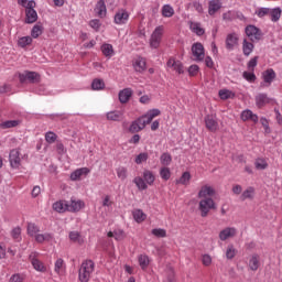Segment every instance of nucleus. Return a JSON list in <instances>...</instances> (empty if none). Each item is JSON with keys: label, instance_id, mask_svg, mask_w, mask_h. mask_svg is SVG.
Segmentation results:
<instances>
[{"label": "nucleus", "instance_id": "nucleus-31", "mask_svg": "<svg viewBox=\"0 0 282 282\" xmlns=\"http://www.w3.org/2000/svg\"><path fill=\"white\" fill-rule=\"evenodd\" d=\"M161 14L164 19H171L175 14V9L171 7V4H164L161 9Z\"/></svg>", "mask_w": 282, "mask_h": 282}, {"label": "nucleus", "instance_id": "nucleus-51", "mask_svg": "<svg viewBox=\"0 0 282 282\" xmlns=\"http://www.w3.org/2000/svg\"><path fill=\"white\" fill-rule=\"evenodd\" d=\"M243 79L248 80V83H254L257 80V75H254V72H243L242 74Z\"/></svg>", "mask_w": 282, "mask_h": 282}, {"label": "nucleus", "instance_id": "nucleus-61", "mask_svg": "<svg viewBox=\"0 0 282 282\" xmlns=\"http://www.w3.org/2000/svg\"><path fill=\"white\" fill-rule=\"evenodd\" d=\"M202 263L206 268L210 267L213 264V258L210 257V254H203L202 256Z\"/></svg>", "mask_w": 282, "mask_h": 282}, {"label": "nucleus", "instance_id": "nucleus-22", "mask_svg": "<svg viewBox=\"0 0 282 282\" xmlns=\"http://www.w3.org/2000/svg\"><path fill=\"white\" fill-rule=\"evenodd\" d=\"M95 12L99 19H105L107 17V6L105 0H99L96 4Z\"/></svg>", "mask_w": 282, "mask_h": 282}, {"label": "nucleus", "instance_id": "nucleus-62", "mask_svg": "<svg viewBox=\"0 0 282 282\" xmlns=\"http://www.w3.org/2000/svg\"><path fill=\"white\" fill-rule=\"evenodd\" d=\"M259 61V56L252 57L248 63V69L249 72H254V67H257V63Z\"/></svg>", "mask_w": 282, "mask_h": 282}, {"label": "nucleus", "instance_id": "nucleus-7", "mask_svg": "<svg viewBox=\"0 0 282 282\" xmlns=\"http://www.w3.org/2000/svg\"><path fill=\"white\" fill-rule=\"evenodd\" d=\"M192 56L194 57V61L198 63L206 58V53L203 43L196 42L192 45Z\"/></svg>", "mask_w": 282, "mask_h": 282}, {"label": "nucleus", "instance_id": "nucleus-60", "mask_svg": "<svg viewBox=\"0 0 282 282\" xmlns=\"http://www.w3.org/2000/svg\"><path fill=\"white\" fill-rule=\"evenodd\" d=\"M11 237L15 241H21V227H15L14 229H12Z\"/></svg>", "mask_w": 282, "mask_h": 282}, {"label": "nucleus", "instance_id": "nucleus-4", "mask_svg": "<svg viewBox=\"0 0 282 282\" xmlns=\"http://www.w3.org/2000/svg\"><path fill=\"white\" fill-rule=\"evenodd\" d=\"M162 36H164V26H156L150 37V47L152 50H158V47H160L162 43Z\"/></svg>", "mask_w": 282, "mask_h": 282}, {"label": "nucleus", "instance_id": "nucleus-27", "mask_svg": "<svg viewBox=\"0 0 282 282\" xmlns=\"http://www.w3.org/2000/svg\"><path fill=\"white\" fill-rule=\"evenodd\" d=\"M131 96H133V90H131V88H126L119 93V100L124 105L129 102Z\"/></svg>", "mask_w": 282, "mask_h": 282}, {"label": "nucleus", "instance_id": "nucleus-52", "mask_svg": "<svg viewBox=\"0 0 282 282\" xmlns=\"http://www.w3.org/2000/svg\"><path fill=\"white\" fill-rule=\"evenodd\" d=\"M58 137L53 131H48L45 133V140L48 144H54Z\"/></svg>", "mask_w": 282, "mask_h": 282}, {"label": "nucleus", "instance_id": "nucleus-56", "mask_svg": "<svg viewBox=\"0 0 282 282\" xmlns=\"http://www.w3.org/2000/svg\"><path fill=\"white\" fill-rule=\"evenodd\" d=\"M218 95L221 100H228V98H232V91L228 89L219 90Z\"/></svg>", "mask_w": 282, "mask_h": 282}, {"label": "nucleus", "instance_id": "nucleus-44", "mask_svg": "<svg viewBox=\"0 0 282 282\" xmlns=\"http://www.w3.org/2000/svg\"><path fill=\"white\" fill-rule=\"evenodd\" d=\"M254 166L257 171H265L268 169V161L265 159H257L254 162Z\"/></svg>", "mask_w": 282, "mask_h": 282}, {"label": "nucleus", "instance_id": "nucleus-50", "mask_svg": "<svg viewBox=\"0 0 282 282\" xmlns=\"http://www.w3.org/2000/svg\"><path fill=\"white\" fill-rule=\"evenodd\" d=\"M133 182L135 186L139 188V191H147L148 186L142 177H135Z\"/></svg>", "mask_w": 282, "mask_h": 282}, {"label": "nucleus", "instance_id": "nucleus-34", "mask_svg": "<svg viewBox=\"0 0 282 282\" xmlns=\"http://www.w3.org/2000/svg\"><path fill=\"white\" fill-rule=\"evenodd\" d=\"M253 50H254V44H252V42L245 39L242 43V52L245 56H250Z\"/></svg>", "mask_w": 282, "mask_h": 282}, {"label": "nucleus", "instance_id": "nucleus-15", "mask_svg": "<svg viewBox=\"0 0 282 282\" xmlns=\"http://www.w3.org/2000/svg\"><path fill=\"white\" fill-rule=\"evenodd\" d=\"M237 236V228L227 227L219 232L220 241H227V239H232V237Z\"/></svg>", "mask_w": 282, "mask_h": 282}, {"label": "nucleus", "instance_id": "nucleus-8", "mask_svg": "<svg viewBox=\"0 0 282 282\" xmlns=\"http://www.w3.org/2000/svg\"><path fill=\"white\" fill-rule=\"evenodd\" d=\"M113 23H116V25H127V23H129V11L119 9L115 13Z\"/></svg>", "mask_w": 282, "mask_h": 282}, {"label": "nucleus", "instance_id": "nucleus-10", "mask_svg": "<svg viewBox=\"0 0 282 282\" xmlns=\"http://www.w3.org/2000/svg\"><path fill=\"white\" fill-rule=\"evenodd\" d=\"M19 78L20 83H26V80L29 83H39V80H41V75L35 72H26L24 74H20Z\"/></svg>", "mask_w": 282, "mask_h": 282}, {"label": "nucleus", "instance_id": "nucleus-40", "mask_svg": "<svg viewBox=\"0 0 282 282\" xmlns=\"http://www.w3.org/2000/svg\"><path fill=\"white\" fill-rule=\"evenodd\" d=\"M19 124H21L19 120H8L0 123V129H14V127H19Z\"/></svg>", "mask_w": 282, "mask_h": 282}, {"label": "nucleus", "instance_id": "nucleus-28", "mask_svg": "<svg viewBox=\"0 0 282 282\" xmlns=\"http://www.w3.org/2000/svg\"><path fill=\"white\" fill-rule=\"evenodd\" d=\"M270 102V99L268 98L267 94H259L256 97V105L257 107H259V109H261V107H265V105H268Z\"/></svg>", "mask_w": 282, "mask_h": 282}, {"label": "nucleus", "instance_id": "nucleus-58", "mask_svg": "<svg viewBox=\"0 0 282 282\" xmlns=\"http://www.w3.org/2000/svg\"><path fill=\"white\" fill-rule=\"evenodd\" d=\"M101 23H100V20L98 19H94V20H90L89 21V26L95 30V32H99L100 31V28H101Z\"/></svg>", "mask_w": 282, "mask_h": 282}, {"label": "nucleus", "instance_id": "nucleus-12", "mask_svg": "<svg viewBox=\"0 0 282 282\" xmlns=\"http://www.w3.org/2000/svg\"><path fill=\"white\" fill-rule=\"evenodd\" d=\"M166 65L169 69H173V72H176V74H184V64H182L181 61L170 57Z\"/></svg>", "mask_w": 282, "mask_h": 282}, {"label": "nucleus", "instance_id": "nucleus-42", "mask_svg": "<svg viewBox=\"0 0 282 282\" xmlns=\"http://www.w3.org/2000/svg\"><path fill=\"white\" fill-rule=\"evenodd\" d=\"M108 237H113V239H116V241H122V239H124V231L123 230H115V231H109L107 234Z\"/></svg>", "mask_w": 282, "mask_h": 282}, {"label": "nucleus", "instance_id": "nucleus-9", "mask_svg": "<svg viewBox=\"0 0 282 282\" xmlns=\"http://www.w3.org/2000/svg\"><path fill=\"white\" fill-rule=\"evenodd\" d=\"M204 120L205 127L210 131V133H217V131H219V121H217V117L207 115Z\"/></svg>", "mask_w": 282, "mask_h": 282}, {"label": "nucleus", "instance_id": "nucleus-47", "mask_svg": "<svg viewBox=\"0 0 282 282\" xmlns=\"http://www.w3.org/2000/svg\"><path fill=\"white\" fill-rule=\"evenodd\" d=\"M19 47H28V45H32L31 36H22L18 40Z\"/></svg>", "mask_w": 282, "mask_h": 282}, {"label": "nucleus", "instance_id": "nucleus-16", "mask_svg": "<svg viewBox=\"0 0 282 282\" xmlns=\"http://www.w3.org/2000/svg\"><path fill=\"white\" fill-rule=\"evenodd\" d=\"M83 208H85V202L80 199L72 198L70 202H68V213H79Z\"/></svg>", "mask_w": 282, "mask_h": 282}, {"label": "nucleus", "instance_id": "nucleus-29", "mask_svg": "<svg viewBox=\"0 0 282 282\" xmlns=\"http://www.w3.org/2000/svg\"><path fill=\"white\" fill-rule=\"evenodd\" d=\"M34 239L37 243H44V241H52L54 239V236L50 232L37 234L35 235Z\"/></svg>", "mask_w": 282, "mask_h": 282}, {"label": "nucleus", "instance_id": "nucleus-39", "mask_svg": "<svg viewBox=\"0 0 282 282\" xmlns=\"http://www.w3.org/2000/svg\"><path fill=\"white\" fill-rule=\"evenodd\" d=\"M138 261L141 270H147V268H149V263H151L149 256L147 254H140Z\"/></svg>", "mask_w": 282, "mask_h": 282}, {"label": "nucleus", "instance_id": "nucleus-6", "mask_svg": "<svg viewBox=\"0 0 282 282\" xmlns=\"http://www.w3.org/2000/svg\"><path fill=\"white\" fill-rule=\"evenodd\" d=\"M21 149L17 148L10 151L9 153V162L11 169L19 170L21 169Z\"/></svg>", "mask_w": 282, "mask_h": 282}, {"label": "nucleus", "instance_id": "nucleus-35", "mask_svg": "<svg viewBox=\"0 0 282 282\" xmlns=\"http://www.w3.org/2000/svg\"><path fill=\"white\" fill-rule=\"evenodd\" d=\"M189 28L192 32H194V34H197V36H204L205 31H204V28H202V24L199 22H192Z\"/></svg>", "mask_w": 282, "mask_h": 282}, {"label": "nucleus", "instance_id": "nucleus-30", "mask_svg": "<svg viewBox=\"0 0 282 282\" xmlns=\"http://www.w3.org/2000/svg\"><path fill=\"white\" fill-rule=\"evenodd\" d=\"M25 23H36L39 13H36V10H25Z\"/></svg>", "mask_w": 282, "mask_h": 282}, {"label": "nucleus", "instance_id": "nucleus-13", "mask_svg": "<svg viewBox=\"0 0 282 282\" xmlns=\"http://www.w3.org/2000/svg\"><path fill=\"white\" fill-rule=\"evenodd\" d=\"M248 268L251 272H257L261 268V256L259 253H253L249 258Z\"/></svg>", "mask_w": 282, "mask_h": 282}, {"label": "nucleus", "instance_id": "nucleus-48", "mask_svg": "<svg viewBox=\"0 0 282 282\" xmlns=\"http://www.w3.org/2000/svg\"><path fill=\"white\" fill-rule=\"evenodd\" d=\"M160 176L162 177V180H164L165 182H169V180H171V169L163 166L160 170Z\"/></svg>", "mask_w": 282, "mask_h": 282}, {"label": "nucleus", "instance_id": "nucleus-38", "mask_svg": "<svg viewBox=\"0 0 282 282\" xmlns=\"http://www.w3.org/2000/svg\"><path fill=\"white\" fill-rule=\"evenodd\" d=\"M101 52H102L104 56H106V58H111V56H113V54H115L113 45L102 44L101 45Z\"/></svg>", "mask_w": 282, "mask_h": 282}, {"label": "nucleus", "instance_id": "nucleus-21", "mask_svg": "<svg viewBox=\"0 0 282 282\" xmlns=\"http://www.w3.org/2000/svg\"><path fill=\"white\" fill-rule=\"evenodd\" d=\"M89 173H90L89 167L77 169L70 174V180L72 182H77V180H80L83 175H89Z\"/></svg>", "mask_w": 282, "mask_h": 282}, {"label": "nucleus", "instance_id": "nucleus-17", "mask_svg": "<svg viewBox=\"0 0 282 282\" xmlns=\"http://www.w3.org/2000/svg\"><path fill=\"white\" fill-rule=\"evenodd\" d=\"M133 68L134 70L139 72V74H142V72H147V58L144 57H137L133 61Z\"/></svg>", "mask_w": 282, "mask_h": 282}, {"label": "nucleus", "instance_id": "nucleus-54", "mask_svg": "<svg viewBox=\"0 0 282 282\" xmlns=\"http://www.w3.org/2000/svg\"><path fill=\"white\" fill-rule=\"evenodd\" d=\"M152 235H154V237H159V239H164V237H166V229H162V228L152 229Z\"/></svg>", "mask_w": 282, "mask_h": 282}, {"label": "nucleus", "instance_id": "nucleus-57", "mask_svg": "<svg viewBox=\"0 0 282 282\" xmlns=\"http://www.w3.org/2000/svg\"><path fill=\"white\" fill-rule=\"evenodd\" d=\"M227 259H235L237 257V249L234 246H228L226 250Z\"/></svg>", "mask_w": 282, "mask_h": 282}, {"label": "nucleus", "instance_id": "nucleus-33", "mask_svg": "<svg viewBox=\"0 0 282 282\" xmlns=\"http://www.w3.org/2000/svg\"><path fill=\"white\" fill-rule=\"evenodd\" d=\"M54 272L59 276L65 274V261L63 259H57L54 267Z\"/></svg>", "mask_w": 282, "mask_h": 282}, {"label": "nucleus", "instance_id": "nucleus-59", "mask_svg": "<svg viewBox=\"0 0 282 282\" xmlns=\"http://www.w3.org/2000/svg\"><path fill=\"white\" fill-rule=\"evenodd\" d=\"M117 177H119V180L124 181V178L127 177V167L124 166H120L117 169Z\"/></svg>", "mask_w": 282, "mask_h": 282}, {"label": "nucleus", "instance_id": "nucleus-18", "mask_svg": "<svg viewBox=\"0 0 282 282\" xmlns=\"http://www.w3.org/2000/svg\"><path fill=\"white\" fill-rule=\"evenodd\" d=\"M262 78L263 83H265L268 87H270V85H272V83H274V79L276 78V72H274V69L272 68H269L262 73Z\"/></svg>", "mask_w": 282, "mask_h": 282}, {"label": "nucleus", "instance_id": "nucleus-45", "mask_svg": "<svg viewBox=\"0 0 282 282\" xmlns=\"http://www.w3.org/2000/svg\"><path fill=\"white\" fill-rule=\"evenodd\" d=\"M143 180L147 182V184L151 186L153 182H155V175L153 174V172L145 170L143 172Z\"/></svg>", "mask_w": 282, "mask_h": 282}, {"label": "nucleus", "instance_id": "nucleus-26", "mask_svg": "<svg viewBox=\"0 0 282 282\" xmlns=\"http://www.w3.org/2000/svg\"><path fill=\"white\" fill-rule=\"evenodd\" d=\"M241 120L243 122H248V120H251V122H259V117L252 112V110H245L241 112Z\"/></svg>", "mask_w": 282, "mask_h": 282}, {"label": "nucleus", "instance_id": "nucleus-25", "mask_svg": "<svg viewBox=\"0 0 282 282\" xmlns=\"http://www.w3.org/2000/svg\"><path fill=\"white\" fill-rule=\"evenodd\" d=\"M237 43H239V37L236 33H230L227 35L226 39V47L227 50H235V46H237Z\"/></svg>", "mask_w": 282, "mask_h": 282}, {"label": "nucleus", "instance_id": "nucleus-55", "mask_svg": "<svg viewBox=\"0 0 282 282\" xmlns=\"http://www.w3.org/2000/svg\"><path fill=\"white\" fill-rule=\"evenodd\" d=\"M257 17L259 19H263V17H270V8H260L256 11Z\"/></svg>", "mask_w": 282, "mask_h": 282}, {"label": "nucleus", "instance_id": "nucleus-3", "mask_svg": "<svg viewBox=\"0 0 282 282\" xmlns=\"http://www.w3.org/2000/svg\"><path fill=\"white\" fill-rule=\"evenodd\" d=\"M217 205L213 198H200L198 203V210L200 213V217H208V213L210 210H215Z\"/></svg>", "mask_w": 282, "mask_h": 282}, {"label": "nucleus", "instance_id": "nucleus-5", "mask_svg": "<svg viewBox=\"0 0 282 282\" xmlns=\"http://www.w3.org/2000/svg\"><path fill=\"white\" fill-rule=\"evenodd\" d=\"M40 253L36 251H33L29 256V261L31 262V265H33V269L36 270V272L45 273L47 272V267L43 261L39 259Z\"/></svg>", "mask_w": 282, "mask_h": 282}, {"label": "nucleus", "instance_id": "nucleus-24", "mask_svg": "<svg viewBox=\"0 0 282 282\" xmlns=\"http://www.w3.org/2000/svg\"><path fill=\"white\" fill-rule=\"evenodd\" d=\"M123 113L120 110H112L107 112L106 118L111 122H120L123 118Z\"/></svg>", "mask_w": 282, "mask_h": 282}, {"label": "nucleus", "instance_id": "nucleus-53", "mask_svg": "<svg viewBox=\"0 0 282 282\" xmlns=\"http://www.w3.org/2000/svg\"><path fill=\"white\" fill-rule=\"evenodd\" d=\"M149 160V153L142 152L134 159L135 164H142Z\"/></svg>", "mask_w": 282, "mask_h": 282}, {"label": "nucleus", "instance_id": "nucleus-41", "mask_svg": "<svg viewBox=\"0 0 282 282\" xmlns=\"http://www.w3.org/2000/svg\"><path fill=\"white\" fill-rule=\"evenodd\" d=\"M176 184H182L183 186H188L191 184V172H184Z\"/></svg>", "mask_w": 282, "mask_h": 282}, {"label": "nucleus", "instance_id": "nucleus-2", "mask_svg": "<svg viewBox=\"0 0 282 282\" xmlns=\"http://www.w3.org/2000/svg\"><path fill=\"white\" fill-rule=\"evenodd\" d=\"M95 268H96V264H94V261L91 260L84 261L78 271L79 281L89 282V280L91 279V275L94 274Z\"/></svg>", "mask_w": 282, "mask_h": 282}, {"label": "nucleus", "instance_id": "nucleus-63", "mask_svg": "<svg viewBox=\"0 0 282 282\" xmlns=\"http://www.w3.org/2000/svg\"><path fill=\"white\" fill-rule=\"evenodd\" d=\"M223 19L224 21H235L236 15H235V11H227L223 14Z\"/></svg>", "mask_w": 282, "mask_h": 282}, {"label": "nucleus", "instance_id": "nucleus-1", "mask_svg": "<svg viewBox=\"0 0 282 282\" xmlns=\"http://www.w3.org/2000/svg\"><path fill=\"white\" fill-rule=\"evenodd\" d=\"M161 113L162 112L160 111V109L149 110L144 116L131 123L129 131L131 133H138L142 131V129H144L147 124H151V122H153V119L158 118V116H160Z\"/></svg>", "mask_w": 282, "mask_h": 282}, {"label": "nucleus", "instance_id": "nucleus-11", "mask_svg": "<svg viewBox=\"0 0 282 282\" xmlns=\"http://www.w3.org/2000/svg\"><path fill=\"white\" fill-rule=\"evenodd\" d=\"M215 195V188L209 185H204L198 192V199H213Z\"/></svg>", "mask_w": 282, "mask_h": 282}, {"label": "nucleus", "instance_id": "nucleus-20", "mask_svg": "<svg viewBox=\"0 0 282 282\" xmlns=\"http://www.w3.org/2000/svg\"><path fill=\"white\" fill-rule=\"evenodd\" d=\"M221 10V0H212L208 2V14L209 17H214Z\"/></svg>", "mask_w": 282, "mask_h": 282}, {"label": "nucleus", "instance_id": "nucleus-36", "mask_svg": "<svg viewBox=\"0 0 282 282\" xmlns=\"http://www.w3.org/2000/svg\"><path fill=\"white\" fill-rule=\"evenodd\" d=\"M26 232L30 237H36L39 232H41V228L36 226L34 223H29L26 227Z\"/></svg>", "mask_w": 282, "mask_h": 282}, {"label": "nucleus", "instance_id": "nucleus-46", "mask_svg": "<svg viewBox=\"0 0 282 282\" xmlns=\"http://www.w3.org/2000/svg\"><path fill=\"white\" fill-rule=\"evenodd\" d=\"M43 34V25L35 24L31 31L32 39H39Z\"/></svg>", "mask_w": 282, "mask_h": 282}, {"label": "nucleus", "instance_id": "nucleus-49", "mask_svg": "<svg viewBox=\"0 0 282 282\" xmlns=\"http://www.w3.org/2000/svg\"><path fill=\"white\" fill-rule=\"evenodd\" d=\"M91 87L95 91H100V89H105V82L102 79H95Z\"/></svg>", "mask_w": 282, "mask_h": 282}, {"label": "nucleus", "instance_id": "nucleus-43", "mask_svg": "<svg viewBox=\"0 0 282 282\" xmlns=\"http://www.w3.org/2000/svg\"><path fill=\"white\" fill-rule=\"evenodd\" d=\"M160 162L162 164V166H170L171 162H173V156H171V154L169 152H165L161 155L160 158Z\"/></svg>", "mask_w": 282, "mask_h": 282}, {"label": "nucleus", "instance_id": "nucleus-19", "mask_svg": "<svg viewBox=\"0 0 282 282\" xmlns=\"http://www.w3.org/2000/svg\"><path fill=\"white\" fill-rule=\"evenodd\" d=\"M53 210L56 213H69V202L57 200L53 204Z\"/></svg>", "mask_w": 282, "mask_h": 282}, {"label": "nucleus", "instance_id": "nucleus-23", "mask_svg": "<svg viewBox=\"0 0 282 282\" xmlns=\"http://www.w3.org/2000/svg\"><path fill=\"white\" fill-rule=\"evenodd\" d=\"M254 195H257V189L253 186L247 187L240 195L241 202H246V199H254Z\"/></svg>", "mask_w": 282, "mask_h": 282}, {"label": "nucleus", "instance_id": "nucleus-32", "mask_svg": "<svg viewBox=\"0 0 282 282\" xmlns=\"http://www.w3.org/2000/svg\"><path fill=\"white\" fill-rule=\"evenodd\" d=\"M133 215V219L134 221H137V224H142V221L147 220V214H144V212H142V209H134L132 212Z\"/></svg>", "mask_w": 282, "mask_h": 282}, {"label": "nucleus", "instance_id": "nucleus-37", "mask_svg": "<svg viewBox=\"0 0 282 282\" xmlns=\"http://www.w3.org/2000/svg\"><path fill=\"white\" fill-rule=\"evenodd\" d=\"M282 10L281 8L270 9L269 17L273 23H276L281 19Z\"/></svg>", "mask_w": 282, "mask_h": 282}, {"label": "nucleus", "instance_id": "nucleus-14", "mask_svg": "<svg viewBox=\"0 0 282 282\" xmlns=\"http://www.w3.org/2000/svg\"><path fill=\"white\" fill-rule=\"evenodd\" d=\"M246 34L252 42L261 40V31L254 25H248L246 28Z\"/></svg>", "mask_w": 282, "mask_h": 282}, {"label": "nucleus", "instance_id": "nucleus-64", "mask_svg": "<svg viewBox=\"0 0 282 282\" xmlns=\"http://www.w3.org/2000/svg\"><path fill=\"white\" fill-rule=\"evenodd\" d=\"M69 239H70V241L80 243V234H78V231H72L69 234Z\"/></svg>", "mask_w": 282, "mask_h": 282}]
</instances>
